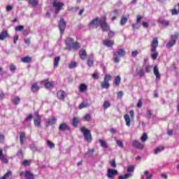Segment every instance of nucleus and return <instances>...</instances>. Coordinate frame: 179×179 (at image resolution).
Returning a JSON list of instances; mask_svg holds the SVG:
<instances>
[{
	"instance_id": "1",
	"label": "nucleus",
	"mask_w": 179,
	"mask_h": 179,
	"mask_svg": "<svg viewBox=\"0 0 179 179\" xmlns=\"http://www.w3.org/2000/svg\"><path fill=\"white\" fill-rule=\"evenodd\" d=\"M157 45H159V41L157 40V38H154L151 43L150 49L151 57L154 61L157 59V57H159V52L156 51Z\"/></svg>"
},
{
	"instance_id": "2",
	"label": "nucleus",
	"mask_w": 179,
	"mask_h": 179,
	"mask_svg": "<svg viewBox=\"0 0 179 179\" xmlns=\"http://www.w3.org/2000/svg\"><path fill=\"white\" fill-rule=\"evenodd\" d=\"M125 54H127V52L124 49H118L117 51L113 52V62L115 64H119L120 61V58L125 57Z\"/></svg>"
},
{
	"instance_id": "3",
	"label": "nucleus",
	"mask_w": 179,
	"mask_h": 179,
	"mask_svg": "<svg viewBox=\"0 0 179 179\" xmlns=\"http://www.w3.org/2000/svg\"><path fill=\"white\" fill-rule=\"evenodd\" d=\"M80 131L83 132L85 141L87 142H92V133H90V130L86 129V127H82Z\"/></svg>"
},
{
	"instance_id": "4",
	"label": "nucleus",
	"mask_w": 179,
	"mask_h": 179,
	"mask_svg": "<svg viewBox=\"0 0 179 179\" xmlns=\"http://www.w3.org/2000/svg\"><path fill=\"white\" fill-rule=\"evenodd\" d=\"M129 115H130V117H129ZM134 110H130L129 115L125 114L124 115V121L126 122L127 127H131V120H134Z\"/></svg>"
},
{
	"instance_id": "5",
	"label": "nucleus",
	"mask_w": 179,
	"mask_h": 179,
	"mask_svg": "<svg viewBox=\"0 0 179 179\" xmlns=\"http://www.w3.org/2000/svg\"><path fill=\"white\" fill-rule=\"evenodd\" d=\"M99 24L103 31H108L110 30V26L106 22V17H103V18L99 20Z\"/></svg>"
},
{
	"instance_id": "6",
	"label": "nucleus",
	"mask_w": 179,
	"mask_h": 179,
	"mask_svg": "<svg viewBox=\"0 0 179 179\" xmlns=\"http://www.w3.org/2000/svg\"><path fill=\"white\" fill-rule=\"evenodd\" d=\"M118 174V171L115 170V169H109L107 171V177L108 178H110L113 179L114 178V177H115V176H117Z\"/></svg>"
},
{
	"instance_id": "7",
	"label": "nucleus",
	"mask_w": 179,
	"mask_h": 179,
	"mask_svg": "<svg viewBox=\"0 0 179 179\" xmlns=\"http://www.w3.org/2000/svg\"><path fill=\"white\" fill-rule=\"evenodd\" d=\"M59 29L62 34H64L65 29H66V22L64 20V18H61L59 22Z\"/></svg>"
},
{
	"instance_id": "8",
	"label": "nucleus",
	"mask_w": 179,
	"mask_h": 179,
	"mask_svg": "<svg viewBox=\"0 0 179 179\" xmlns=\"http://www.w3.org/2000/svg\"><path fill=\"white\" fill-rule=\"evenodd\" d=\"M52 5L56 8V15H58V13H59V10H61V9H62V6H64V3L55 1H53Z\"/></svg>"
},
{
	"instance_id": "9",
	"label": "nucleus",
	"mask_w": 179,
	"mask_h": 179,
	"mask_svg": "<svg viewBox=\"0 0 179 179\" xmlns=\"http://www.w3.org/2000/svg\"><path fill=\"white\" fill-rule=\"evenodd\" d=\"M20 176H24L26 179H34V175L29 171L20 172Z\"/></svg>"
},
{
	"instance_id": "10",
	"label": "nucleus",
	"mask_w": 179,
	"mask_h": 179,
	"mask_svg": "<svg viewBox=\"0 0 179 179\" xmlns=\"http://www.w3.org/2000/svg\"><path fill=\"white\" fill-rule=\"evenodd\" d=\"M34 122L35 127H40L41 125V117L38 114V113H36V117L34 119Z\"/></svg>"
},
{
	"instance_id": "11",
	"label": "nucleus",
	"mask_w": 179,
	"mask_h": 179,
	"mask_svg": "<svg viewBox=\"0 0 179 179\" xmlns=\"http://www.w3.org/2000/svg\"><path fill=\"white\" fill-rule=\"evenodd\" d=\"M69 129H71V128L66 123H62L59 127V130L61 132H65V131H69Z\"/></svg>"
},
{
	"instance_id": "12",
	"label": "nucleus",
	"mask_w": 179,
	"mask_h": 179,
	"mask_svg": "<svg viewBox=\"0 0 179 179\" xmlns=\"http://www.w3.org/2000/svg\"><path fill=\"white\" fill-rule=\"evenodd\" d=\"M99 24H100V20H99V18H96L90 22L89 27H95V29H97V27H99Z\"/></svg>"
},
{
	"instance_id": "13",
	"label": "nucleus",
	"mask_w": 179,
	"mask_h": 179,
	"mask_svg": "<svg viewBox=\"0 0 179 179\" xmlns=\"http://www.w3.org/2000/svg\"><path fill=\"white\" fill-rule=\"evenodd\" d=\"M132 146L136 149H143V144L141 143V142L137 140H134L132 141Z\"/></svg>"
},
{
	"instance_id": "14",
	"label": "nucleus",
	"mask_w": 179,
	"mask_h": 179,
	"mask_svg": "<svg viewBox=\"0 0 179 179\" xmlns=\"http://www.w3.org/2000/svg\"><path fill=\"white\" fill-rule=\"evenodd\" d=\"M0 160L8 164L9 163V160H8V157H6V155H3L2 149H0Z\"/></svg>"
},
{
	"instance_id": "15",
	"label": "nucleus",
	"mask_w": 179,
	"mask_h": 179,
	"mask_svg": "<svg viewBox=\"0 0 179 179\" xmlns=\"http://www.w3.org/2000/svg\"><path fill=\"white\" fill-rule=\"evenodd\" d=\"M42 83H43L46 89H51V87H54V83L50 82L48 80H45L42 81Z\"/></svg>"
},
{
	"instance_id": "16",
	"label": "nucleus",
	"mask_w": 179,
	"mask_h": 179,
	"mask_svg": "<svg viewBox=\"0 0 179 179\" xmlns=\"http://www.w3.org/2000/svg\"><path fill=\"white\" fill-rule=\"evenodd\" d=\"M56 122H57V118L52 117V119L48 120L45 123V125L47 128H48L50 125H54V124H55Z\"/></svg>"
},
{
	"instance_id": "17",
	"label": "nucleus",
	"mask_w": 179,
	"mask_h": 179,
	"mask_svg": "<svg viewBox=\"0 0 179 179\" xmlns=\"http://www.w3.org/2000/svg\"><path fill=\"white\" fill-rule=\"evenodd\" d=\"M128 19H129V14H127L126 15H123L120 20V26H124L127 22H128Z\"/></svg>"
},
{
	"instance_id": "18",
	"label": "nucleus",
	"mask_w": 179,
	"mask_h": 179,
	"mask_svg": "<svg viewBox=\"0 0 179 179\" xmlns=\"http://www.w3.org/2000/svg\"><path fill=\"white\" fill-rule=\"evenodd\" d=\"M9 37V34L8 33L7 30H3L0 34V41H3L4 38Z\"/></svg>"
},
{
	"instance_id": "19",
	"label": "nucleus",
	"mask_w": 179,
	"mask_h": 179,
	"mask_svg": "<svg viewBox=\"0 0 179 179\" xmlns=\"http://www.w3.org/2000/svg\"><path fill=\"white\" fill-rule=\"evenodd\" d=\"M93 155H94V148L89 149L88 151L85 154V157L86 159H89L92 157Z\"/></svg>"
},
{
	"instance_id": "20",
	"label": "nucleus",
	"mask_w": 179,
	"mask_h": 179,
	"mask_svg": "<svg viewBox=\"0 0 179 179\" xmlns=\"http://www.w3.org/2000/svg\"><path fill=\"white\" fill-rule=\"evenodd\" d=\"M57 97L59 100H64L66 97V93L64 91L60 90L57 93Z\"/></svg>"
},
{
	"instance_id": "21",
	"label": "nucleus",
	"mask_w": 179,
	"mask_h": 179,
	"mask_svg": "<svg viewBox=\"0 0 179 179\" xmlns=\"http://www.w3.org/2000/svg\"><path fill=\"white\" fill-rule=\"evenodd\" d=\"M80 45L78 42H73L71 45L69 47V50L71 51V50H78V48H80Z\"/></svg>"
},
{
	"instance_id": "22",
	"label": "nucleus",
	"mask_w": 179,
	"mask_h": 179,
	"mask_svg": "<svg viewBox=\"0 0 179 179\" xmlns=\"http://www.w3.org/2000/svg\"><path fill=\"white\" fill-rule=\"evenodd\" d=\"M103 44L105 45V47H112V45H114V41L105 39L103 41Z\"/></svg>"
},
{
	"instance_id": "23",
	"label": "nucleus",
	"mask_w": 179,
	"mask_h": 179,
	"mask_svg": "<svg viewBox=\"0 0 179 179\" xmlns=\"http://www.w3.org/2000/svg\"><path fill=\"white\" fill-rule=\"evenodd\" d=\"M73 43V39H72V38H67L66 39V47L64 48V50H69V46H71Z\"/></svg>"
},
{
	"instance_id": "24",
	"label": "nucleus",
	"mask_w": 179,
	"mask_h": 179,
	"mask_svg": "<svg viewBox=\"0 0 179 179\" xmlns=\"http://www.w3.org/2000/svg\"><path fill=\"white\" fill-rule=\"evenodd\" d=\"M158 23H160V24H162V26H169L170 25V21L166 20L164 19H158L157 20Z\"/></svg>"
},
{
	"instance_id": "25",
	"label": "nucleus",
	"mask_w": 179,
	"mask_h": 179,
	"mask_svg": "<svg viewBox=\"0 0 179 179\" xmlns=\"http://www.w3.org/2000/svg\"><path fill=\"white\" fill-rule=\"evenodd\" d=\"M153 73L156 76L157 79H160L161 76L160 73H159V68L157 67V66H154Z\"/></svg>"
},
{
	"instance_id": "26",
	"label": "nucleus",
	"mask_w": 179,
	"mask_h": 179,
	"mask_svg": "<svg viewBox=\"0 0 179 179\" xmlns=\"http://www.w3.org/2000/svg\"><path fill=\"white\" fill-rule=\"evenodd\" d=\"M26 138V134L23 131L20 133V143L23 145L24 143V138Z\"/></svg>"
},
{
	"instance_id": "27",
	"label": "nucleus",
	"mask_w": 179,
	"mask_h": 179,
	"mask_svg": "<svg viewBox=\"0 0 179 179\" xmlns=\"http://www.w3.org/2000/svg\"><path fill=\"white\" fill-rule=\"evenodd\" d=\"M79 55H80V59H83V60L86 59V57L87 55V54L86 53V50H80Z\"/></svg>"
},
{
	"instance_id": "28",
	"label": "nucleus",
	"mask_w": 179,
	"mask_h": 179,
	"mask_svg": "<svg viewBox=\"0 0 179 179\" xmlns=\"http://www.w3.org/2000/svg\"><path fill=\"white\" fill-rule=\"evenodd\" d=\"M87 64L88 66H90V67L93 66V64H94L93 55H90V56L88 57L87 62Z\"/></svg>"
},
{
	"instance_id": "29",
	"label": "nucleus",
	"mask_w": 179,
	"mask_h": 179,
	"mask_svg": "<svg viewBox=\"0 0 179 179\" xmlns=\"http://www.w3.org/2000/svg\"><path fill=\"white\" fill-rule=\"evenodd\" d=\"M136 72L138 75H139L140 78H143V76H145V71H143V69L142 68L137 69Z\"/></svg>"
},
{
	"instance_id": "30",
	"label": "nucleus",
	"mask_w": 179,
	"mask_h": 179,
	"mask_svg": "<svg viewBox=\"0 0 179 179\" xmlns=\"http://www.w3.org/2000/svg\"><path fill=\"white\" fill-rule=\"evenodd\" d=\"M22 62L24 64H29V62H31V57L27 56L21 59Z\"/></svg>"
},
{
	"instance_id": "31",
	"label": "nucleus",
	"mask_w": 179,
	"mask_h": 179,
	"mask_svg": "<svg viewBox=\"0 0 179 179\" xmlns=\"http://www.w3.org/2000/svg\"><path fill=\"white\" fill-rule=\"evenodd\" d=\"M79 90L81 93H83V92H85V90H87V86L84 83H82L80 85Z\"/></svg>"
},
{
	"instance_id": "32",
	"label": "nucleus",
	"mask_w": 179,
	"mask_h": 179,
	"mask_svg": "<svg viewBox=\"0 0 179 179\" xmlns=\"http://www.w3.org/2000/svg\"><path fill=\"white\" fill-rule=\"evenodd\" d=\"M101 87L102 89H108L110 87V83L103 81L101 83Z\"/></svg>"
},
{
	"instance_id": "33",
	"label": "nucleus",
	"mask_w": 179,
	"mask_h": 179,
	"mask_svg": "<svg viewBox=\"0 0 179 179\" xmlns=\"http://www.w3.org/2000/svg\"><path fill=\"white\" fill-rule=\"evenodd\" d=\"M39 89L40 87L37 83H34L31 86V90L34 93H35V92H38Z\"/></svg>"
},
{
	"instance_id": "34",
	"label": "nucleus",
	"mask_w": 179,
	"mask_h": 179,
	"mask_svg": "<svg viewBox=\"0 0 179 179\" xmlns=\"http://www.w3.org/2000/svg\"><path fill=\"white\" fill-rule=\"evenodd\" d=\"M176 40L171 39V41L168 42L166 44V48H171L173 45H176Z\"/></svg>"
},
{
	"instance_id": "35",
	"label": "nucleus",
	"mask_w": 179,
	"mask_h": 179,
	"mask_svg": "<svg viewBox=\"0 0 179 179\" xmlns=\"http://www.w3.org/2000/svg\"><path fill=\"white\" fill-rule=\"evenodd\" d=\"M59 61H61V57L58 56L55 58V62H54V66L55 68H57Z\"/></svg>"
},
{
	"instance_id": "36",
	"label": "nucleus",
	"mask_w": 179,
	"mask_h": 179,
	"mask_svg": "<svg viewBox=\"0 0 179 179\" xmlns=\"http://www.w3.org/2000/svg\"><path fill=\"white\" fill-rule=\"evenodd\" d=\"M10 176H12V171H8L3 177L0 178V179H7L9 178Z\"/></svg>"
},
{
	"instance_id": "37",
	"label": "nucleus",
	"mask_w": 179,
	"mask_h": 179,
	"mask_svg": "<svg viewBox=\"0 0 179 179\" xmlns=\"http://www.w3.org/2000/svg\"><path fill=\"white\" fill-rule=\"evenodd\" d=\"M99 142L102 148H104L105 149H107V148H108V145L107 144V143L102 139H100Z\"/></svg>"
},
{
	"instance_id": "38",
	"label": "nucleus",
	"mask_w": 179,
	"mask_h": 179,
	"mask_svg": "<svg viewBox=\"0 0 179 179\" xmlns=\"http://www.w3.org/2000/svg\"><path fill=\"white\" fill-rule=\"evenodd\" d=\"M120 83H121V77L117 76L115 78V85L116 86H120Z\"/></svg>"
},
{
	"instance_id": "39",
	"label": "nucleus",
	"mask_w": 179,
	"mask_h": 179,
	"mask_svg": "<svg viewBox=\"0 0 179 179\" xmlns=\"http://www.w3.org/2000/svg\"><path fill=\"white\" fill-rule=\"evenodd\" d=\"M28 3L32 6H37V5H38V0H29Z\"/></svg>"
},
{
	"instance_id": "40",
	"label": "nucleus",
	"mask_w": 179,
	"mask_h": 179,
	"mask_svg": "<svg viewBox=\"0 0 179 179\" xmlns=\"http://www.w3.org/2000/svg\"><path fill=\"white\" fill-rule=\"evenodd\" d=\"M77 66H78V63H76V62H71L69 64V69H73V68H76Z\"/></svg>"
},
{
	"instance_id": "41",
	"label": "nucleus",
	"mask_w": 179,
	"mask_h": 179,
	"mask_svg": "<svg viewBox=\"0 0 179 179\" xmlns=\"http://www.w3.org/2000/svg\"><path fill=\"white\" fill-rule=\"evenodd\" d=\"M79 124V118L78 117H73V122H72V125L73 127H78V124Z\"/></svg>"
},
{
	"instance_id": "42",
	"label": "nucleus",
	"mask_w": 179,
	"mask_h": 179,
	"mask_svg": "<svg viewBox=\"0 0 179 179\" xmlns=\"http://www.w3.org/2000/svg\"><path fill=\"white\" fill-rule=\"evenodd\" d=\"M162 150H164V147H157L155 151V155H157V153H160V152H162Z\"/></svg>"
},
{
	"instance_id": "43",
	"label": "nucleus",
	"mask_w": 179,
	"mask_h": 179,
	"mask_svg": "<svg viewBox=\"0 0 179 179\" xmlns=\"http://www.w3.org/2000/svg\"><path fill=\"white\" fill-rule=\"evenodd\" d=\"M13 104H15L16 106H17V104H19V103H20V98L19 96H15L13 99Z\"/></svg>"
},
{
	"instance_id": "44",
	"label": "nucleus",
	"mask_w": 179,
	"mask_h": 179,
	"mask_svg": "<svg viewBox=\"0 0 179 179\" xmlns=\"http://www.w3.org/2000/svg\"><path fill=\"white\" fill-rule=\"evenodd\" d=\"M179 33L175 32L174 35L171 36V40H175V41L177 43V38H178Z\"/></svg>"
},
{
	"instance_id": "45",
	"label": "nucleus",
	"mask_w": 179,
	"mask_h": 179,
	"mask_svg": "<svg viewBox=\"0 0 179 179\" xmlns=\"http://www.w3.org/2000/svg\"><path fill=\"white\" fill-rule=\"evenodd\" d=\"M108 107H110V101H104L103 104V108H104V110H107V108H108Z\"/></svg>"
},
{
	"instance_id": "46",
	"label": "nucleus",
	"mask_w": 179,
	"mask_h": 179,
	"mask_svg": "<svg viewBox=\"0 0 179 179\" xmlns=\"http://www.w3.org/2000/svg\"><path fill=\"white\" fill-rule=\"evenodd\" d=\"M86 107H89V103H82L79 105L78 108L82 110V108H86Z\"/></svg>"
},
{
	"instance_id": "47",
	"label": "nucleus",
	"mask_w": 179,
	"mask_h": 179,
	"mask_svg": "<svg viewBox=\"0 0 179 179\" xmlns=\"http://www.w3.org/2000/svg\"><path fill=\"white\" fill-rule=\"evenodd\" d=\"M141 29V24H138V22L134 23L132 24V29L133 30H138Z\"/></svg>"
},
{
	"instance_id": "48",
	"label": "nucleus",
	"mask_w": 179,
	"mask_h": 179,
	"mask_svg": "<svg viewBox=\"0 0 179 179\" xmlns=\"http://www.w3.org/2000/svg\"><path fill=\"white\" fill-rule=\"evenodd\" d=\"M47 145L49 146V148H50V149L55 148V144L51 142L50 140H47Z\"/></svg>"
},
{
	"instance_id": "49",
	"label": "nucleus",
	"mask_w": 179,
	"mask_h": 179,
	"mask_svg": "<svg viewBox=\"0 0 179 179\" xmlns=\"http://www.w3.org/2000/svg\"><path fill=\"white\" fill-rule=\"evenodd\" d=\"M141 142H146V141H148V134L146 133H144L141 136Z\"/></svg>"
},
{
	"instance_id": "50",
	"label": "nucleus",
	"mask_w": 179,
	"mask_h": 179,
	"mask_svg": "<svg viewBox=\"0 0 179 179\" xmlns=\"http://www.w3.org/2000/svg\"><path fill=\"white\" fill-rule=\"evenodd\" d=\"M110 80H111V75L106 74L104 77L103 81L110 82Z\"/></svg>"
},
{
	"instance_id": "51",
	"label": "nucleus",
	"mask_w": 179,
	"mask_h": 179,
	"mask_svg": "<svg viewBox=\"0 0 179 179\" xmlns=\"http://www.w3.org/2000/svg\"><path fill=\"white\" fill-rule=\"evenodd\" d=\"M115 142L119 148H124V143L121 141L116 139Z\"/></svg>"
},
{
	"instance_id": "52",
	"label": "nucleus",
	"mask_w": 179,
	"mask_h": 179,
	"mask_svg": "<svg viewBox=\"0 0 179 179\" xmlns=\"http://www.w3.org/2000/svg\"><path fill=\"white\" fill-rule=\"evenodd\" d=\"M17 156L20 158V159H23V151L22 150H19L18 152L17 153Z\"/></svg>"
},
{
	"instance_id": "53",
	"label": "nucleus",
	"mask_w": 179,
	"mask_h": 179,
	"mask_svg": "<svg viewBox=\"0 0 179 179\" xmlns=\"http://www.w3.org/2000/svg\"><path fill=\"white\" fill-rule=\"evenodd\" d=\"M31 120H33V115H31L30 114V115H29L26 117V119L24 120V121H25L26 122H30V121H31Z\"/></svg>"
},
{
	"instance_id": "54",
	"label": "nucleus",
	"mask_w": 179,
	"mask_h": 179,
	"mask_svg": "<svg viewBox=\"0 0 179 179\" xmlns=\"http://www.w3.org/2000/svg\"><path fill=\"white\" fill-rule=\"evenodd\" d=\"M23 29H24V27L23 25L15 27L16 31H22Z\"/></svg>"
},
{
	"instance_id": "55",
	"label": "nucleus",
	"mask_w": 179,
	"mask_h": 179,
	"mask_svg": "<svg viewBox=\"0 0 179 179\" xmlns=\"http://www.w3.org/2000/svg\"><path fill=\"white\" fill-rule=\"evenodd\" d=\"M85 121H90V120L92 119V117L90 116V115L87 114L86 115H85L83 117Z\"/></svg>"
},
{
	"instance_id": "56",
	"label": "nucleus",
	"mask_w": 179,
	"mask_h": 179,
	"mask_svg": "<svg viewBox=\"0 0 179 179\" xmlns=\"http://www.w3.org/2000/svg\"><path fill=\"white\" fill-rule=\"evenodd\" d=\"M134 170H135V167H134V166H129L127 168V171L129 173H132Z\"/></svg>"
},
{
	"instance_id": "57",
	"label": "nucleus",
	"mask_w": 179,
	"mask_h": 179,
	"mask_svg": "<svg viewBox=\"0 0 179 179\" xmlns=\"http://www.w3.org/2000/svg\"><path fill=\"white\" fill-rule=\"evenodd\" d=\"M110 166H111V167H113V169H115V167H117V164L115 163V159L111 160Z\"/></svg>"
},
{
	"instance_id": "58",
	"label": "nucleus",
	"mask_w": 179,
	"mask_h": 179,
	"mask_svg": "<svg viewBox=\"0 0 179 179\" xmlns=\"http://www.w3.org/2000/svg\"><path fill=\"white\" fill-rule=\"evenodd\" d=\"M30 163H31L30 160L25 159L22 162V164H23V166H29Z\"/></svg>"
},
{
	"instance_id": "59",
	"label": "nucleus",
	"mask_w": 179,
	"mask_h": 179,
	"mask_svg": "<svg viewBox=\"0 0 179 179\" xmlns=\"http://www.w3.org/2000/svg\"><path fill=\"white\" fill-rule=\"evenodd\" d=\"M147 118H148V120L152 118V111H150V110H147Z\"/></svg>"
},
{
	"instance_id": "60",
	"label": "nucleus",
	"mask_w": 179,
	"mask_h": 179,
	"mask_svg": "<svg viewBox=\"0 0 179 179\" xmlns=\"http://www.w3.org/2000/svg\"><path fill=\"white\" fill-rule=\"evenodd\" d=\"M144 66H145V72L147 73H149V72H150V66H149V64H145Z\"/></svg>"
},
{
	"instance_id": "61",
	"label": "nucleus",
	"mask_w": 179,
	"mask_h": 179,
	"mask_svg": "<svg viewBox=\"0 0 179 179\" xmlns=\"http://www.w3.org/2000/svg\"><path fill=\"white\" fill-rule=\"evenodd\" d=\"M10 70L12 72H15L16 71V66H15L14 64H10Z\"/></svg>"
},
{
	"instance_id": "62",
	"label": "nucleus",
	"mask_w": 179,
	"mask_h": 179,
	"mask_svg": "<svg viewBox=\"0 0 179 179\" xmlns=\"http://www.w3.org/2000/svg\"><path fill=\"white\" fill-rule=\"evenodd\" d=\"M122 96H124V92H122V91L117 93V99H122Z\"/></svg>"
},
{
	"instance_id": "63",
	"label": "nucleus",
	"mask_w": 179,
	"mask_h": 179,
	"mask_svg": "<svg viewBox=\"0 0 179 179\" xmlns=\"http://www.w3.org/2000/svg\"><path fill=\"white\" fill-rule=\"evenodd\" d=\"M138 54V50H134L131 52V57H134V58H135V57H136Z\"/></svg>"
},
{
	"instance_id": "64",
	"label": "nucleus",
	"mask_w": 179,
	"mask_h": 179,
	"mask_svg": "<svg viewBox=\"0 0 179 179\" xmlns=\"http://www.w3.org/2000/svg\"><path fill=\"white\" fill-rule=\"evenodd\" d=\"M178 10H177L176 9H173L171 10V15H178Z\"/></svg>"
}]
</instances>
